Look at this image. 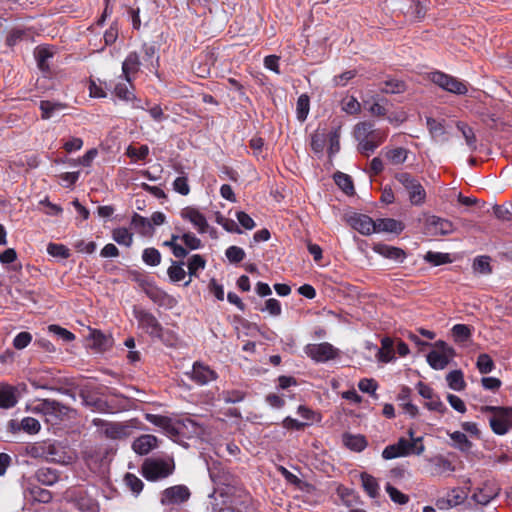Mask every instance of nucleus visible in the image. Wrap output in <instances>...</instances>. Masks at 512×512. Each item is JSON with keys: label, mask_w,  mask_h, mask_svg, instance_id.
<instances>
[{"label": "nucleus", "mask_w": 512, "mask_h": 512, "mask_svg": "<svg viewBox=\"0 0 512 512\" xmlns=\"http://www.w3.org/2000/svg\"><path fill=\"white\" fill-rule=\"evenodd\" d=\"M26 453L32 458H43L55 463H68L71 460L59 443H33L26 447Z\"/></svg>", "instance_id": "nucleus-1"}, {"label": "nucleus", "mask_w": 512, "mask_h": 512, "mask_svg": "<svg viewBox=\"0 0 512 512\" xmlns=\"http://www.w3.org/2000/svg\"><path fill=\"white\" fill-rule=\"evenodd\" d=\"M175 463L172 458H147L141 466V473L148 481H159L173 474Z\"/></svg>", "instance_id": "nucleus-2"}, {"label": "nucleus", "mask_w": 512, "mask_h": 512, "mask_svg": "<svg viewBox=\"0 0 512 512\" xmlns=\"http://www.w3.org/2000/svg\"><path fill=\"white\" fill-rule=\"evenodd\" d=\"M396 180L404 187L409 196V201L414 206H421L426 200V191L420 181L408 172H400L395 175Z\"/></svg>", "instance_id": "nucleus-3"}, {"label": "nucleus", "mask_w": 512, "mask_h": 512, "mask_svg": "<svg viewBox=\"0 0 512 512\" xmlns=\"http://www.w3.org/2000/svg\"><path fill=\"white\" fill-rule=\"evenodd\" d=\"M483 411H489L494 414L490 418V426L494 433L504 435L512 428V408L485 406Z\"/></svg>", "instance_id": "nucleus-4"}, {"label": "nucleus", "mask_w": 512, "mask_h": 512, "mask_svg": "<svg viewBox=\"0 0 512 512\" xmlns=\"http://www.w3.org/2000/svg\"><path fill=\"white\" fill-rule=\"evenodd\" d=\"M455 356V350L444 341H437L435 349L427 355V362L436 370L444 369Z\"/></svg>", "instance_id": "nucleus-5"}, {"label": "nucleus", "mask_w": 512, "mask_h": 512, "mask_svg": "<svg viewBox=\"0 0 512 512\" xmlns=\"http://www.w3.org/2000/svg\"><path fill=\"white\" fill-rule=\"evenodd\" d=\"M431 81L434 84L438 85L439 87H441L442 89H444L448 92L459 94V95H463V94L467 93V87L463 82H461L458 79H456L450 75H447L445 73H442V72L432 73Z\"/></svg>", "instance_id": "nucleus-6"}, {"label": "nucleus", "mask_w": 512, "mask_h": 512, "mask_svg": "<svg viewBox=\"0 0 512 512\" xmlns=\"http://www.w3.org/2000/svg\"><path fill=\"white\" fill-rule=\"evenodd\" d=\"M190 491L185 485H175L166 488L160 497V503L164 506L177 505L186 502L190 498Z\"/></svg>", "instance_id": "nucleus-7"}, {"label": "nucleus", "mask_w": 512, "mask_h": 512, "mask_svg": "<svg viewBox=\"0 0 512 512\" xmlns=\"http://www.w3.org/2000/svg\"><path fill=\"white\" fill-rule=\"evenodd\" d=\"M306 354L317 362H326L337 356V349L330 343L308 344L305 347Z\"/></svg>", "instance_id": "nucleus-8"}, {"label": "nucleus", "mask_w": 512, "mask_h": 512, "mask_svg": "<svg viewBox=\"0 0 512 512\" xmlns=\"http://www.w3.org/2000/svg\"><path fill=\"white\" fill-rule=\"evenodd\" d=\"M425 229L429 235L444 236L453 233L455 228L451 221L432 215L426 219Z\"/></svg>", "instance_id": "nucleus-9"}, {"label": "nucleus", "mask_w": 512, "mask_h": 512, "mask_svg": "<svg viewBox=\"0 0 512 512\" xmlns=\"http://www.w3.org/2000/svg\"><path fill=\"white\" fill-rule=\"evenodd\" d=\"M135 317L140 327L149 335L158 338L162 336V326L153 314L145 310H137L135 311Z\"/></svg>", "instance_id": "nucleus-10"}, {"label": "nucleus", "mask_w": 512, "mask_h": 512, "mask_svg": "<svg viewBox=\"0 0 512 512\" xmlns=\"http://www.w3.org/2000/svg\"><path fill=\"white\" fill-rule=\"evenodd\" d=\"M208 471L212 482L216 486L229 487L234 483L233 475L220 463L213 462L208 466Z\"/></svg>", "instance_id": "nucleus-11"}, {"label": "nucleus", "mask_w": 512, "mask_h": 512, "mask_svg": "<svg viewBox=\"0 0 512 512\" xmlns=\"http://www.w3.org/2000/svg\"><path fill=\"white\" fill-rule=\"evenodd\" d=\"M189 375L190 378L198 385H206L217 379V373L201 362H195L193 364L192 371Z\"/></svg>", "instance_id": "nucleus-12"}, {"label": "nucleus", "mask_w": 512, "mask_h": 512, "mask_svg": "<svg viewBox=\"0 0 512 512\" xmlns=\"http://www.w3.org/2000/svg\"><path fill=\"white\" fill-rule=\"evenodd\" d=\"M352 228L363 235H370L376 232L375 220L364 214H353L348 218Z\"/></svg>", "instance_id": "nucleus-13"}, {"label": "nucleus", "mask_w": 512, "mask_h": 512, "mask_svg": "<svg viewBox=\"0 0 512 512\" xmlns=\"http://www.w3.org/2000/svg\"><path fill=\"white\" fill-rule=\"evenodd\" d=\"M41 410L45 415L52 416L57 419H62L63 417L68 416L72 411L69 407L52 399H44L41 403Z\"/></svg>", "instance_id": "nucleus-14"}, {"label": "nucleus", "mask_w": 512, "mask_h": 512, "mask_svg": "<svg viewBox=\"0 0 512 512\" xmlns=\"http://www.w3.org/2000/svg\"><path fill=\"white\" fill-rule=\"evenodd\" d=\"M181 217L190 221L199 231L205 233L208 228V223L205 216L193 207H186L181 210Z\"/></svg>", "instance_id": "nucleus-15"}, {"label": "nucleus", "mask_w": 512, "mask_h": 512, "mask_svg": "<svg viewBox=\"0 0 512 512\" xmlns=\"http://www.w3.org/2000/svg\"><path fill=\"white\" fill-rule=\"evenodd\" d=\"M158 439L151 434H144L136 438L132 444L135 453L146 455L157 447Z\"/></svg>", "instance_id": "nucleus-16"}, {"label": "nucleus", "mask_w": 512, "mask_h": 512, "mask_svg": "<svg viewBox=\"0 0 512 512\" xmlns=\"http://www.w3.org/2000/svg\"><path fill=\"white\" fill-rule=\"evenodd\" d=\"M132 87L131 81L126 83H118L114 88L115 95L124 101H132L133 107L136 109H145L144 104L140 100H137L133 92L130 90Z\"/></svg>", "instance_id": "nucleus-17"}, {"label": "nucleus", "mask_w": 512, "mask_h": 512, "mask_svg": "<svg viewBox=\"0 0 512 512\" xmlns=\"http://www.w3.org/2000/svg\"><path fill=\"white\" fill-rule=\"evenodd\" d=\"M373 250L385 258L392 259L398 262H403V260L406 258V253L404 252V250L386 244H376L373 247Z\"/></svg>", "instance_id": "nucleus-18"}, {"label": "nucleus", "mask_w": 512, "mask_h": 512, "mask_svg": "<svg viewBox=\"0 0 512 512\" xmlns=\"http://www.w3.org/2000/svg\"><path fill=\"white\" fill-rule=\"evenodd\" d=\"M147 419L152 424L162 428L170 436H176L179 434L178 429L174 426L172 420L167 416L148 414Z\"/></svg>", "instance_id": "nucleus-19"}, {"label": "nucleus", "mask_w": 512, "mask_h": 512, "mask_svg": "<svg viewBox=\"0 0 512 512\" xmlns=\"http://www.w3.org/2000/svg\"><path fill=\"white\" fill-rule=\"evenodd\" d=\"M39 108L41 110V118L48 120L64 110L66 108V104L61 102L42 100L40 102Z\"/></svg>", "instance_id": "nucleus-20"}, {"label": "nucleus", "mask_w": 512, "mask_h": 512, "mask_svg": "<svg viewBox=\"0 0 512 512\" xmlns=\"http://www.w3.org/2000/svg\"><path fill=\"white\" fill-rule=\"evenodd\" d=\"M375 228L376 232H390V233H400L404 226L400 221H397L392 218H383L375 220Z\"/></svg>", "instance_id": "nucleus-21"}, {"label": "nucleus", "mask_w": 512, "mask_h": 512, "mask_svg": "<svg viewBox=\"0 0 512 512\" xmlns=\"http://www.w3.org/2000/svg\"><path fill=\"white\" fill-rule=\"evenodd\" d=\"M206 266V260L199 254L192 255L187 262L189 279L184 283V286H189L192 277H197L199 270H203Z\"/></svg>", "instance_id": "nucleus-22"}, {"label": "nucleus", "mask_w": 512, "mask_h": 512, "mask_svg": "<svg viewBox=\"0 0 512 512\" xmlns=\"http://www.w3.org/2000/svg\"><path fill=\"white\" fill-rule=\"evenodd\" d=\"M16 389L10 385H4L0 388V407L4 409L12 408L17 403Z\"/></svg>", "instance_id": "nucleus-23"}, {"label": "nucleus", "mask_w": 512, "mask_h": 512, "mask_svg": "<svg viewBox=\"0 0 512 512\" xmlns=\"http://www.w3.org/2000/svg\"><path fill=\"white\" fill-rule=\"evenodd\" d=\"M90 339L92 341V346L99 351L107 350L113 343L110 336L105 335L99 330H91Z\"/></svg>", "instance_id": "nucleus-24"}, {"label": "nucleus", "mask_w": 512, "mask_h": 512, "mask_svg": "<svg viewBox=\"0 0 512 512\" xmlns=\"http://www.w3.org/2000/svg\"><path fill=\"white\" fill-rule=\"evenodd\" d=\"M140 67L139 56L136 52L130 53L122 64V71L127 82H130V74L136 73Z\"/></svg>", "instance_id": "nucleus-25"}, {"label": "nucleus", "mask_w": 512, "mask_h": 512, "mask_svg": "<svg viewBox=\"0 0 512 512\" xmlns=\"http://www.w3.org/2000/svg\"><path fill=\"white\" fill-rule=\"evenodd\" d=\"M343 442L350 450L360 452L367 446V441L362 435L344 434Z\"/></svg>", "instance_id": "nucleus-26"}, {"label": "nucleus", "mask_w": 512, "mask_h": 512, "mask_svg": "<svg viewBox=\"0 0 512 512\" xmlns=\"http://www.w3.org/2000/svg\"><path fill=\"white\" fill-rule=\"evenodd\" d=\"M382 347L379 349L377 357L383 363H388L394 359L393 340L385 337L381 341Z\"/></svg>", "instance_id": "nucleus-27"}, {"label": "nucleus", "mask_w": 512, "mask_h": 512, "mask_svg": "<svg viewBox=\"0 0 512 512\" xmlns=\"http://www.w3.org/2000/svg\"><path fill=\"white\" fill-rule=\"evenodd\" d=\"M383 87L380 88V91L382 93L386 94H400L406 91V84L405 82L389 78L383 81L382 83Z\"/></svg>", "instance_id": "nucleus-28"}, {"label": "nucleus", "mask_w": 512, "mask_h": 512, "mask_svg": "<svg viewBox=\"0 0 512 512\" xmlns=\"http://www.w3.org/2000/svg\"><path fill=\"white\" fill-rule=\"evenodd\" d=\"M81 398H82L83 404L86 407H89L94 411L107 412L109 410L108 403L100 398H95L86 393H81Z\"/></svg>", "instance_id": "nucleus-29"}, {"label": "nucleus", "mask_w": 512, "mask_h": 512, "mask_svg": "<svg viewBox=\"0 0 512 512\" xmlns=\"http://www.w3.org/2000/svg\"><path fill=\"white\" fill-rule=\"evenodd\" d=\"M184 265V261L171 262V265L167 270V274L172 282H180L185 279L186 271L184 269Z\"/></svg>", "instance_id": "nucleus-30"}, {"label": "nucleus", "mask_w": 512, "mask_h": 512, "mask_svg": "<svg viewBox=\"0 0 512 512\" xmlns=\"http://www.w3.org/2000/svg\"><path fill=\"white\" fill-rule=\"evenodd\" d=\"M38 482L51 486L58 481L59 475L56 470L51 468H41L36 472Z\"/></svg>", "instance_id": "nucleus-31"}, {"label": "nucleus", "mask_w": 512, "mask_h": 512, "mask_svg": "<svg viewBox=\"0 0 512 512\" xmlns=\"http://www.w3.org/2000/svg\"><path fill=\"white\" fill-rule=\"evenodd\" d=\"M430 462L433 463V467H432L433 475H441L446 471L454 470L452 463L448 459L444 458L441 455L431 458Z\"/></svg>", "instance_id": "nucleus-32"}, {"label": "nucleus", "mask_w": 512, "mask_h": 512, "mask_svg": "<svg viewBox=\"0 0 512 512\" xmlns=\"http://www.w3.org/2000/svg\"><path fill=\"white\" fill-rule=\"evenodd\" d=\"M447 383L449 387L455 391H461L465 388L463 373L461 370H454L447 374Z\"/></svg>", "instance_id": "nucleus-33"}, {"label": "nucleus", "mask_w": 512, "mask_h": 512, "mask_svg": "<svg viewBox=\"0 0 512 512\" xmlns=\"http://www.w3.org/2000/svg\"><path fill=\"white\" fill-rule=\"evenodd\" d=\"M408 151L403 147L385 149L386 158L394 165L402 164L407 159Z\"/></svg>", "instance_id": "nucleus-34"}, {"label": "nucleus", "mask_w": 512, "mask_h": 512, "mask_svg": "<svg viewBox=\"0 0 512 512\" xmlns=\"http://www.w3.org/2000/svg\"><path fill=\"white\" fill-rule=\"evenodd\" d=\"M131 225L142 235H147L152 230L151 222L137 213L132 216Z\"/></svg>", "instance_id": "nucleus-35"}, {"label": "nucleus", "mask_w": 512, "mask_h": 512, "mask_svg": "<svg viewBox=\"0 0 512 512\" xmlns=\"http://www.w3.org/2000/svg\"><path fill=\"white\" fill-rule=\"evenodd\" d=\"M361 480H362V486H363L364 490L367 492V494L372 498L377 497L379 485H378L376 478H374L373 476H371L367 473H362Z\"/></svg>", "instance_id": "nucleus-36"}, {"label": "nucleus", "mask_w": 512, "mask_h": 512, "mask_svg": "<svg viewBox=\"0 0 512 512\" xmlns=\"http://www.w3.org/2000/svg\"><path fill=\"white\" fill-rule=\"evenodd\" d=\"M457 129L462 133L467 146L470 148L471 151L476 150V136L471 127H469L467 124L463 122L457 123Z\"/></svg>", "instance_id": "nucleus-37"}, {"label": "nucleus", "mask_w": 512, "mask_h": 512, "mask_svg": "<svg viewBox=\"0 0 512 512\" xmlns=\"http://www.w3.org/2000/svg\"><path fill=\"white\" fill-rule=\"evenodd\" d=\"M375 125L371 121H362L356 124L354 128V137L356 140L367 139L374 130Z\"/></svg>", "instance_id": "nucleus-38"}, {"label": "nucleus", "mask_w": 512, "mask_h": 512, "mask_svg": "<svg viewBox=\"0 0 512 512\" xmlns=\"http://www.w3.org/2000/svg\"><path fill=\"white\" fill-rule=\"evenodd\" d=\"M112 238L120 245L127 247L131 246L133 242V235L126 228H116L112 231Z\"/></svg>", "instance_id": "nucleus-39"}, {"label": "nucleus", "mask_w": 512, "mask_h": 512, "mask_svg": "<svg viewBox=\"0 0 512 512\" xmlns=\"http://www.w3.org/2000/svg\"><path fill=\"white\" fill-rule=\"evenodd\" d=\"M105 435L111 439H122L125 438L126 428L118 423H106Z\"/></svg>", "instance_id": "nucleus-40"}, {"label": "nucleus", "mask_w": 512, "mask_h": 512, "mask_svg": "<svg viewBox=\"0 0 512 512\" xmlns=\"http://www.w3.org/2000/svg\"><path fill=\"white\" fill-rule=\"evenodd\" d=\"M476 366L481 374H488L495 368L494 361L486 353H482L478 356Z\"/></svg>", "instance_id": "nucleus-41"}, {"label": "nucleus", "mask_w": 512, "mask_h": 512, "mask_svg": "<svg viewBox=\"0 0 512 512\" xmlns=\"http://www.w3.org/2000/svg\"><path fill=\"white\" fill-rule=\"evenodd\" d=\"M450 438L453 440L455 446L463 452H468L472 448V442L460 431L451 433Z\"/></svg>", "instance_id": "nucleus-42"}, {"label": "nucleus", "mask_w": 512, "mask_h": 512, "mask_svg": "<svg viewBox=\"0 0 512 512\" xmlns=\"http://www.w3.org/2000/svg\"><path fill=\"white\" fill-rule=\"evenodd\" d=\"M310 109V99L308 95L302 94L297 100V118L300 121H304L307 118Z\"/></svg>", "instance_id": "nucleus-43"}, {"label": "nucleus", "mask_w": 512, "mask_h": 512, "mask_svg": "<svg viewBox=\"0 0 512 512\" xmlns=\"http://www.w3.org/2000/svg\"><path fill=\"white\" fill-rule=\"evenodd\" d=\"M125 485L135 494L138 495L144 487L143 481L132 473H126L124 476Z\"/></svg>", "instance_id": "nucleus-44"}, {"label": "nucleus", "mask_w": 512, "mask_h": 512, "mask_svg": "<svg viewBox=\"0 0 512 512\" xmlns=\"http://www.w3.org/2000/svg\"><path fill=\"white\" fill-rule=\"evenodd\" d=\"M342 110L348 114H358L361 110V105L354 96H346L341 101Z\"/></svg>", "instance_id": "nucleus-45"}, {"label": "nucleus", "mask_w": 512, "mask_h": 512, "mask_svg": "<svg viewBox=\"0 0 512 512\" xmlns=\"http://www.w3.org/2000/svg\"><path fill=\"white\" fill-rule=\"evenodd\" d=\"M335 183L347 194H352L354 192V186L351 178L341 172H338L334 176Z\"/></svg>", "instance_id": "nucleus-46"}, {"label": "nucleus", "mask_w": 512, "mask_h": 512, "mask_svg": "<svg viewBox=\"0 0 512 512\" xmlns=\"http://www.w3.org/2000/svg\"><path fill=\"white\" fill-rule=\"evenodd\" d=\"M142 259L149 266H157L161 262V254L155 248H146L143 251Z\"/></svg>", "instance_id": "nucleus-47"}, {"label": "nucleus", "mask_w": 512, "mask_h": 512, "mask_svg": "<svg viewBox=\"0 0 512 512\" xmlns=\"http://www.w3.org/2000/svg\"><path fill=\"white\" fill-rule=\"evenodd\" d=\"M452 335L456 341L465 342L471 337V329L464 324H456L452 328Z\"/></svg>", "instance_id": "nucleus-48"}, {"label": "nucleus", "mask_w": 512, "mask_h": 512, "mask_svg": "<svg viewBox=\"0 0 512 512\" xmlns=\"http://www.w3.org/2000/svg\"><path fill=\"white\" fill-rule=\"evenodd\" d=\"M47 252L53 257L67 259L70 256V250L63 244L49 243Z\"/></svg>", "instance_id": "nucleus-49"}, {"label": "nucleus", "mask_w": 512, "mask_h": 512, "mask_svg": "<svg viewBox=\"0 0 512 512\" xmlns=\"http://www.w3.org/2000/svg\"><path fill=\"white\" fill-rule=\"evenodd\" d=\"M425 260L435 266L451 262V258H450L449 254L440 253V252H432V251H429L425 255Z\"/></svg>", "instance_id": "nucleus-50"}, {"label": "nucleus", "mask_w": 512, "mask_h": 512, "mask_svg": "<svg viewBox=\"0 0 512 512\" xmlns=\"http://www.w3.org/2000/svg\"><path fill=\"white\" fill-rule=\"evenodd\" d=\"M473 269L481 274H490L492 269L490 266V258L488 256H479L473 262Z\"/></svg>", "instance_id": "nucleus-51"}, {"label": "nucleus", "mask_w": 512, "mask_h": 512, "mask_svg": "<svg viewBox=\"0 0 512 512\" xmlns=\"http://www.w3.org/2000/svg\"><path fill=\"white\" fill-rule=\"evenodd\" d=\"M386 492L389 494L391 500L397 504L404 505L408 503L409 497L405 494H403L401 491H399L397 488L392 486L391 484H387Z\"/></svg>", "instance_id": "nucleus-52"}, {"label": "nucleus", "mask_w": 512, "mask_h": 512, "mask_svg": "<svg viewBox=\"0 0 512 512\" xmlns=\"http://www.w3.org/2000/svg\"><path fill=\"white\" fill-rule=\"evenodd\" d=\"M497 493L490 489H480L479 491L473 494V499L481 504L487 505L492 499L496 497Z\"/></svg>", "instance_id": "nucleus-53"}, {"label": "nucleus", "mask_w": 512, "mask_h": 512, "mask_svg": "<svg viewBox=\"0 0 512 512\" xmlns=\"http://www.w3.org/2000/svg\"><path fill=\"white\" fill-rule=\"evenodd\" d=\"M225 255L231 263H239L245 258V252L238 246H230L226 249Z\"/></svg>", "instance_id": "nucleus-54"}, {"label": "nucleus", "mask_w": 512, "mask_h": 512, "mask_svg": "<svg viewBox=\"0 0 512 512\" xmlns=\"http://www.w3.org/2000/svg\"><path fill=\"white\" fill-rule=\"evenodd\" d=\"M357 141V150L362 155L369 156V154L373 153L377 148V143H375V141H370L369 138L359 139Z\"/></svg>", "instance_id": "nucleus-55"}, {"label": "nucleus", "mask_w": 512, "mask_h": 512, "mask_svg": "<svg viewBox=\"0 0 512 512\" xmlns=\"http://www.w3.org/2000/svg\"><path fill=\"white\" fill-rule=\"evenodd\" d=\"M21 427L25 432L34 434L39 432L41 425L37 419L33 417H25L21 421Z\"/></svg>", "instance_id": "nucleus-56"}, {"label": "nucleus", "mask_w": 512, "mask_h": 512, "mask_svg": "<svg viewBox=\"0 0 512 512\" xmlns=\"http://www.w3.org/2000/svg\"><path fill=\"white\" fill-rule=\"evenodd\" d=\"M326 137L324 133L315 132L311 136V148L316 153H321L324 149Z\"/></svg>", "instance_id": "nucleus-57"}, {"label": "nucleus", "mask_w": 512, "mask_h": 512, "mask_svg": "<svg viewBox=\"0 0 512 512\" xmlns=\"http://www.w3.org/2000/svg\"><path fill=\"white\" fill-rule=\"evenodd\" d=\"M221 397L226 403H238L245 398V393L239 390H228L223 391Z\"/></svg>", "instance_id": "nucleus-58"}, {"label": "nucleus", "mask_w": 512, "mask_h": 512, "mask_svg": "<svg viewBox=\"0 0 512 512\" xmlns=\"http://www.w3.org/2000/svg\"><path fill=\"white\" fill-rule=\"evenodd\" d=\"M31 340L32 335L29 332H20L13 340V346L21 350L27 347Z\"/></svg>", "instance_id": "nucleus-59"}, {"label": "nucleus", "mask_w": 512, "mask_h": 512, "mask_svg": "<svg viewBox=\"0 0 512 512\" xmlns=\"http://www.w3.org/2000/svg\"><path fill=\"white\" fill-rule=\"evenodd\" d=\"M173 188L176 192H178L181 195H188L190 192V187L188 185L187 177H177L173 182Z\"/></svg>", "instance_id": "nucleus-60"}, {"label": "nucleus", "mask_w": 512, "mask_h": 512, "mask_svg": "<svg viewBox=\"0 0 512 512\" xmlns=\"http://www.w3.org/2000/svg\"><path fill=\"white\" fill-rule=\"evenodd\" d=\"M48 329L50 332H53L54 334H56L57 336L62 338L65 342H70V341L74 340V338H75V336L72 332H70L67 329L62 328L58 325H50L48 327Z\"/></svg>", "instance_id": "nucleus-61"}, {"label": "nucleus", "mask_w": 512, "mask_h": 512, "mask_svg": "<svg viewBox=\"0 0 512 512\" xmlns=\"http://www.w3.org/2000/svg\"><path fill=\"white\" fill-rule=\"evenodd\" d=\"M31 493L35 500L42 502V503H48L52 499L51 492L46 489L40 488V487L33 488L31 490Z\"/></svg>", "instance_id": "nucleus-62"}, {"label": "nucleus", "mask_w": 512, "mask_h": 512, "mask_svg": "<svg viewBox=\"0 0 512 512\" xmlns=\"http://www.w3.org/2000/svg\"><path fill=\"white\" fill-rule=\"evenodd\" d=\"M355 76H356L355 70L345 71V72L341 73L340 75H337L333 78V84H334V86L343 87L348 83V81L353 79Z\"/></svg>", "instance_id": "nucleus-63"}, {"label": "nucleus", "mask_w": 512, "mask_h": 512, "mask_svg": "<svg viewBox=\"0 0 512 512\" xmlns=\"http://www.w3.org/2000/svg\"><path fill=\"white\" fill-rule=\"evenodd\" d=\"M236 218H237L239 224L247 230H251L255 227L254 220L247 213H245L243 211L237 212Z\"/></svg>", "instance_id": "nucleus-64"}]
</instances>
